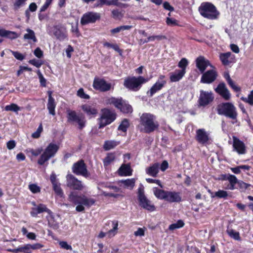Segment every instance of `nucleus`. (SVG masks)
<instances>
[{
	"mask_svg": "<svg viewBox=\"0 0 253 253\" xmlns=\"http://www.w3.org/2000/svg\"><path fill=\"white\" fill-rule=\"evenodd\" d=\"M68 200L75 205H77L76 210L78 212L84 211V206L89 208L95 204V200L91 198H88L84 194L78 195L76 192H71L68 196Z\"/></svg>",
	"mask_w": 253,
	"mask_h": 253,
	"instance_id": "nucleus-1",
	"label": "nucleus"
},
{
	"mask_svg": "<svg viewBox=\"0 0 253 253\" xmlns=\"http://www.w3.org/2000/svg\"><path fill=\"white\" fill-rule=\"evenodd\" d=\"M140 124L143 126V131L150 133L157 130L159 126L155 115L150 113H143L140 118Z\"/></svg>",
	"mask_w": 253,
	"mask_h": 253,
	"instance_id": "nucleus-2",
	"label": "nucleus"
},
{
	"mask_svg": "<svg viewBox=\"0 0 253 253\" xmlns=\"http://www.w3.org/2000/svg\"><path fill=\"white\" fill-rule=\"evenodd\" d=\"M218 115H222L232 120L237 121L238 113L236 107L231 102H224L216 107Z\"/></svg>",
	"mask_w": 253,
	"mask_h": 253,
	"instance_id": "nucleus-3",
	"label": "nucleus"
},
{
	"mask_svg": "<svg viewBox=\"0 0 253 253\" xmlns=\"http://www.w3.org/2000/svg\"><path fill=\"white\" fill-rule=\"evenodd\" d=\"M148 81L142 76H128L125 78L124 82V86L128 89L133 91H138L142 86V85Z\"/></svg>",
	"mask_w": 253,
	"mask_h": 253,
	"instance_id": "nucleus-4",
	"label": "nucleus"
},
{
	"mask_svg": "<svg viewBox=\"0 0 253 253\" xmlns=\"http://www.w3.org/2000/svg\"><path fill=\"white\" fill-rule=\"evenodd\" d=\"M199 11L202 16L211 20L217 19L219 15L215 6L210 2L202 3Z\"/></svg>",
	"mask_w": 253,
	"mask_h": 253,
	"instance_id": "nucleus-5",
	"label": "nucleus"
},
{
	"mask_svg": "<svg viewBox=\"0 0 253 253\" xmlns=\"http://www.w3.org/2000/svg\"><path fill=\"white\" fill-rule=\"evenodd\" d=\"M59 149V146L56 144L50 143L45 148L38 161V164L43 165L51 158L53 157Z\"/></svg>",
	"mask_w": 253,
	"mask_h": 253,
	"instance_id": "nucleus-6",
	"label": "nucleus"
},
{
	"mask_svg": "<svg viewBox=\"0 0 253 253\" xmlns=\"http://www.w3.org/2000/svg\"><path fill=\"white\" fill-rule=\"evenodd\" d=\"M67 118L69 123H76L78 125V128L82 130L85 126L86 121L82 114L78 115L76 111L70 109L67 110Z\"/></svg>",
	"mask_w": 253,
	"mask_h": 253,
	"instance_id": "nucleus-7",
	"label": "nucleus"
},
{
	"mask_svg": "<svg viewBox=\"0 0 253 253\" xmlns=\"http://www.w3.org/2000/svg\"><path fill=\"white\" fill-rule=\"evenodd\" d=\"M101 116L99 120V128H101L110 124L116 118V114L109 109L104 108L101 110Z\"/></svg>",
	"mask_w": 253,
	"mask_h": 253,
	"instance_id": "nucleus-8",
	"label": "nucleus"
},
{
	"mask_svg": "<svg viewBox=\"0 0 253 253\" xmlns=\"http://www.w3.org/2000/svg\"><path fill=\"white\" fill-rule=\"evenodd\" d=\"M138 199L140 206L143 209L151 211L155 210L154 205L151 204V201L144 195V188L142 185L138 189Z\"/></svg>",
	"mask_w": 253,
	"mask_h": 253,
	"instance_id": "nucleus-9",
	"label": "nucleus"
},
{
	"mask_svg": "<svg viewBox=\"0 0 253 253\" xmlns=\"http://www.w3.org/2000/svg\"><path fill=\"white\" fill-rule=\"evenodd\" d=\"M72 169L73 172L77 175H82L85 178L88 177L90 175L87 169V167L83 160L74 163Z\"/></svg>",
	"mask_w": 253,
	"mask_h": 253,
	"instance_id": "nucleus-10",
	"label": "nucleus"
},
{
	"mask_svg": "<svg viewBox=\"0 0 253 253\" xmlns=\"http://www.w3.org/2000/svg\"><path fill=\"white\" fill-rule=\"evenodd\" d=\"M93 87L101 92L109 91L111 88V84L107 83L104 79L95 77L93 83Z\"/></svg>",
	"mask_w": 253,
	"mask_h": 253,
	"instance_id": "nucleus-11",
	"label": "nucleus"
},
{
	"mask_svg": "<svg viewBox=\"0 0 253 253\" xmlns=\"http://www.w3.org/2000/svg\"><path fill=\"white\" fill-rule=\"evenodd\" d=\"M66 181L67 186L71 189L82 190L84 188L82 182L72 174H68L66 175Z\"/></svg>",
	"mask_w": 253,
	"mask_h": 253,
	"instance_id": "nucleus-12",
	"label": "nucleus"
},
{
	"mask_svg": "<svg viewBox=\"0 0 253 253\" xmlns=\"http://www.w3.org/2000/svg\"><path fill=\"white\" fill-rule=\"evenodd\" d=\"M214 96L211 91L200 90V96L198 99V103L200 106H206L212 102Z\"/></svg>",
	"mask_w": 253,
	"mask_h": 253,
	"instance_id": "nucleus-13",
	"label": "nucleus"
},
{
	"mask_svg": "<svg viewBox=\"0 0 253 253\" xmlns=\"http://www.w3.org/2000/svg\"><path fill=\"white\" fill-rule=\"evenodd\" d=\"M202 74L201 83L204 84H210L212 83L216 80L218 76L217 72L215 69L208 70Z\"/></svg>",
	"mask_w": 253,
	"mask_h": 253,
	"instance_id": "nucleus-14",
	"label": "nucleus"
},
{
	"mask_svg": "<svg viewBox=\"0 0 253 253\" xmlns=\"http://www.w3.org/2000/svg\"><path fill=\"white\" fill-rule=\"evenodd\" d=\"M100 18L99 14L89 12L84 14L81 19V24L85 25L88 23H93Z\"/></svg>",
	"mask_w": 253,
	"mask_h": 253,
	"instance_id": "nucleus-15",
	"label": "nucleus"
},
{
	"mask_svg": "<svg viewBox=\"0 0 253 253\" xmlns=\"http://www.w3.org/2000/svg\"><path fill=\"white\" fill-rule=\"evenodd\" d=\"M32 204L34 206H35V207L32 208L30 212L31 215L33 217L37 216L38 214L41 213L43 212H46L49 214H51L52 213L51 211L44 204H40L37 205L35 202H32Z\"/></svg>",
	"mask_w": 253,
	"mask_h": 253,
	"instance_id": "nucleus-16",
	"label": "nucleus"
},
{
	"mask_svg": "<svg viewBox=\"0 0 253 253\" xmlns=\"http://www.w3.org/2000/svg\"><path fill=\"white\" fill-rule=\"evenodd\" d=\"M216 93L222 96L225 100H229L231 98V94L223 82L220 83L215 88Z\"/></svg>",
	"mask_w": 253,
	"mask_h": 253,
	"instance_id": "nucleus-17",
	"label": "nucleus"
},
{
	"mask_svg": "<svg viewBox=\"0 0 253 253\" xmlns=\"http://www.w3.org/2000/svg\"><path fill=\"white\" fill-rule=\"evenodd\" d=\"M196 66L201 73H203L207 67H212L210 61L204 56H200L196 59Z\"/></svg>",
	"mask_w": 253,
	"mask_h": 253,
	"instance_id": "nucleus-18",
	"label": "nucleus"
},
{
	"mask_svg": "<svg viewBox=\"0 0 253 253\" xmlns=\"http://www.w3.org/2000/svg\"><path fill=\"white\" fill-rule=\"evenodd\" d=\"M196 139L199 143L203 145L206 144L209 140V134L205 129H199L196 131Z\"/></svg>",
	"mask_w": 253,
	"mask_h": 253,
	"instance_id": "nucleus-19",
	"label": "nucleus"
},
{
	"mask_svg": "<svg viewBox=\"0 0 253 253\" xmlns=\"http://www.w3.org/2000/svg\"><path fill=\"white\" fill-rule=\"evenodd\" d=\"M234 149L239 154H244L246 153V147L242 141L236 136H233Z\"/></svg>",
	"mask_w": 253,
	"mask_h": 253,
	"instance_id": "nucleus-20",
	"label": "nucleus"
},
{
	"mask_svg": "<svg viewBox=\"0 0 253 253\" xmlns=\"http://www.w3.org/2000/svg\"><path fill=\"white\" fill-rule=\"evenodd\" d=\"M181 200V197L179 192L168 191L166 201L169 203H179Z\"/></svg>",
	"mask_w": 253,
	"mask_h": 253,
	"instance_id": "nucleus-21",
	"label": "nucleus"
},
{
	"mask_svg": "<svg viewBox=\"0 0 253 253\" xmlns=\"http://www.w3.org/2000/svg\"><path fill=\"white\" fill-rule=\"evenodd\" d=\"M48 98L47 104V108L48 110L49 113L52 116L55 115V108L56 107V103L54 99L52 97V91H48L47 92Z\"/></svg>",
	"mask_w": 253,
	"mask_h": 253,
	"instance_id": "nucleus-22",
	"label": "nucleus"
},
{
	"mask_svg": "<svg viewBox=\"0 0 253 253\" xmlns=\"http://www.w3.org/2000/svg\"><path fill=\"white\" fill-rule=\"evenodd\" d=\"M132 171L129 163L122 164L118 170L120 176H130L132 175Z\"/></svg>",
	"mask_w": 253,
	"mask_h": 253,
	"instance_id": "nucleus-23",
	"label": "nucleus"
},
{
	"mask_svg": "<svg viewBox=\"0 0 253 253\" xmlns=\"http://www.w3.org/2000/svg\"><path fill=\"white\" fill-rule=\"evenodd\" d=\"M159 169L160 164L158 163H155L146 169V172L149 175L156 177L159 173Z\"/></svg>",
	"mask_w": 253,
	"mask_h": 253,
	"instance_id": "nucleus-24",
	"label": "nucleus"
},
{
	"mask_svg": "<svg viewBox=\"0 0 253 253\" xmlns=\"http://www.w3.org/2000/svg\"><path fill=\"white\" fill-rule=\"evenodd\" d=\"M81 108L87 116L90 118L98 113V111L96 108L87 104L82 105Z\"/></svg>",
	"mask_w": 253,
	"mask_h": 253,
	"instance_id": "nucleus-25",
	"label": "nucleus"
},
{
	"mask_svg": "<svg viewBox=\"0 0 253 253\" xmlns=\"http://www.w3.org/2000/svg\"><path fill=\"white\" fill-rule=\"evenodd\" d=\"M186 71L184 70H175L170 73V80L172 82H176L180 80L184 76Z\"/></svg>",
	"mask_w": 253,
	"mask_h": 253,
	"instance_id": "nucleus-26",
	"label": "nucleus"
},
{
	"mask_svg": "<svg viewBox=\"0 0 253 253\" xmlns=\"http://www.w3.org/2000/svg\"><path fill=\"white\" fill-rule=\"evenodd\" d=\"M7 251L13 253H18V252L32 253L30 248V244H26L16 249H8Z\"/></svg>",
	"mask_w": 253,
	"mask_h": 253,
	"instance_id": "nucleus-27",
	"label": "nucleus"
},
{
	"mask_svg": "<svg viewBox=\"0 0 253 253\" xmlns=\"http://www.w3.org/2000/svg\"><path fill=\"white\" fill-rule=\"evenodd\" d=\"M164 82L161 83L156 82L150 88V90L147 92V94H149V96L152 97L153 95L159 90H160L164 87Z\"/></svg>",
	"mask_w": 253,
	"mask_h": 253,
	"instance_id": "nucleus-28",
	"label": "nucleus"
},
{
	"mask_svg": "<svg viewBox=\"0 0 253 253\" xmlns=\"http://www.w3.org/2000/svg\"><path fill=\"white\" fill-rule=\"evenodd\" d=\"M153 190L154 194L158 199L166 201L168 191L160 189L157 187H154Z\"/></svg>",
	"mask_w": 253,
	"mask_h": 253,
	"instance_id": "nucleus-29",
	"label": "nucleus"
},
{
	"mask_svg": "<svg viewBox=\"0 0 253 253\" xmlns=\"http://www.w3.org/2000/svg\"><path fill=\"white\" fill-rule=\"evenodd\" d=\"M111 224L112 228L109 230L107 234L110 237L114 236L116 234L115 231L118 229V221L117 220L109 221L106 224V225Z\"/></svg>",
	"mask_w": 253,
	"mask_h": 253,
	"instance_id": "nucleus-30",
	"label": "nucleus"
},
{
	"mask_svg": "<svg viewBox=\"0 0 253 253\" xmlns=\"http://www.w3.org/2000/svg\"><path fill=\"white\" fill-rule=\"evenodd\" d=\"M227 180L229 182V184L228 185L227 189L229 190H234L236 188L235 184L237 183L238 180L234 175L230 174L227 178Z\"/></svg>",
	"mask_w": 253,
	"mask_h": 253,
	"instance_id": "nucleus-31",
	"label": "nucleus"
},
{
	"mask_svg": "<svg viewBox=\"0 0 253 253\" xmlns=\"http://www.w3.org/2000/svg\"><path fill=\"white\" fill-rule=\"evenodd\" d=\"M123 101L124 100L122 98H117L111 97L108 99L107 103L113 104L116 108L119 109L123 104Z\"/></svg>",
	"mask_w": 253,
	"mask_h": 253,
	"instance_id": "nucleus-32",
	"label": "nucleus"
},
{
	"mask_svg": "<svg viewBox=\"0 0 253 253\" xmlns=\"http://www.w3.org/2000/svg\"><path fill=\"white\" fill-rule=\"evenodd\" d=\"M119 144V142L115 140H107L105 141L104 145L103 148L106 151L110 150L114 148Z\"/></svg>",
	"mask_w": 253,
	"mask_h": 253,
	"instance_id": "nucleus-33",
	"label": "nucleus"
},
{
	"mask_svg": "<svg viewBox=\"0 0 253 253\" xmlns=\"http://www.w3.org/2000/svg\"><path fill=\"white\" fill-rule=\"evenodd\" d=\"M120 182L123 183L125 188L132 189L135 185V179L134 178L127 179L126 180H122Z\"/></svg>",
	"mask_w": 253,
	"mask_h": 253,
	"instance_id": "nucleus-34",
	"label": "nucleus"
},
{
	"mask_svg": "<svg viewBox=\"0 0 253 253\" xmlns=\"http://www.w3.org/2000/svg\"><path fill=\"white\" fill-rule=\"evenodd\" d=\"M26 31L28 33L24 35V39L25 40H32L34 42H36L37 40L35 36L34 31L29 28L27 29Z\"/></svg>",
	"mask_w": 253,
	"mask_h": 253,
	"instance_id": "nucleus-35",
	"label": "nucleus"
},
{
	"mask_svg": "<svg viewBox=\"0 0 253 253\" xmlns=\"http://www.w3.org/2000/svg\"><path fill=\"white\" fill-rule=\"evenodd\" d=\"M120 111L124 113H131L132 112V107L126 103L125 101H123V104L119 109Z\"/></svg>",
	"mask_w": 253,
	"mask_h": 253,
	"instance_id": "nucleus-36",
	"label": "nucleus"
},
{
	"mask_svg": "<svg viewBox=\"0 0 253 253\" xmlns=\"http://www.w3.org/2000/svg\"><path fill=\"white\" fill-rule=\"evenodd\" d=\"M231 55V52H228L224 53H221L220 55V59L224 65H228L230 62L228 60V58Z\"/></svg>",
	"mask_w": 253,
	"mask_h": 253,
	"instance_id": "nucleus-37",
	"label": "nucleus"
},
{
	"mask_svg": "<svg viewBox=\"0 0 253 253\" xmlns=\"http://www.w3.org/2000/svg\"><path fill=\"white\" fill-rule=\"evenodd\" d=\"M129 126V123L128 120L126 119H124L118 126V129L125 132L126 131Z\"/></svg>",
	"mask_w": 253,
	"mask_h": 253,
	"instance_id": "nucleus-38",
	"label": "nucleus"
},
{
	"mask_svg": "<svg viewBox=\"0 0 253 253\" xmlns=\"http://www.w3.org/2000/svg\"><path fill=\"white\" fill-rule=\"evenodd\" d=\"M227 196H228L227 192L225 191L222 190H219L218 191L215 192L214 195L212 193H211V198H214V197H216L218 198L226 199Z\"/></svg>",
	"mask_w": 253,
	"mask_h": 253,
	"instance_id": "nucleus-39",
	"label": "nucleus"
},
{
	"mask_svg": "<svg viewBox=\"0 0 253 253\" xmlns=\"http://www.w3.org/2000/svg\"><path fill=\"white\" fill-rule=\"evenodd\" d=\"M48 224L49 227L54 230H57L59 227L58 222L55 221L52 215H50L48 219Z\"/></svg>",
	"mask_w": 253,
	"mask_h": 253,
	"instance_id": "nucleus-40",
	"label": "nucleus"
},
{
	"mask_svg": "<svg viewBox=\"0 0 253 253\" xmlns=\"http://www.w3.org/2000/svg\"><path fill=\"white\" fill-rule=\"evenodd\" d=\"M53 189L55 192V194L59 196L60 197H63L64 196V193L63 190L61 188L60 183H58L52 185Z\"/></svg>",
	"mask_w": 253,
	"mask_h": 253,
	"instance_id": "nucleus-41",
	"label": "nucleus"
},
{
	"mask_svg": "<svg viewBox=\"0 0 253 253\" xmlns=\"http://www.w3.org/2000/svg\"><path fill=\"white\" fill-rule=\"evenodd\" d=\"M115 159V155L113 153H109L104 158L103 164L105 166H108Z\"/></svg>",
	"mask_w": 253,
	"mask_h": 253,
	"instance_id": "nucleus-42",
	"label": "nucleus"
},
{
	"mask_svg": "<svg viewBox=\"0 0 253 253\" xmlns=\"http://www.w3.org/2000/svg\"><path fill=\"white\" fill-rule=\"evenodd\" d=\"M237 184V187H236V189H239L241 192L245 191L251 186L250 184L245 183L242 180H238Z\"/></svg>",
	"mask_w": 253,
	"mask_h": 253,
	"instance_id": "nucleus-43",
	"label": "nucleus"
},
{
	"mask_svg": "<svg viewBox=\"0 0 253 253\" xmlns=\"http://www.w3.org/2000/svg\"><path fill=\"white\" fill-rule=\"evenodd\" d=\"M184 225V222L182 220H179L176 223L170 224L169 226V230L172 231L176 229L182 227Z\"/></svg>",
	"mask_w": 253,
	"mask_h": 253,
	"instance_id": "nucleus-44",
	"label": "nucleus"
},
{
	"mask_svg": "<svg viewBox=\"0 0 253 253\" xmlns=\"http://www.w3.org/2000/svg\"><path fill=\"white\" fill-rule=\"evenodd\" d=\"M5 110L7 111H12L17 112L20 110V108L16 104L12 103L10 105H6L5 107Z\"/></svg>",
	"mask_w": 253,
	"mask_h": 253,
	"instance_id": "nucleus-45",
	"label": "nucleus"
},
{
	"mask_svg": "<svg viewBox=\"0 0 253 253\" xmlns=\"http://www.w3.org/2000/svg\"><path fill=\"white\" fill-rule=\"evenodd\" d=\"M54 35L59 40H64L67 38L66 34L60 29H56L54 32Z\"/></svg>",
	"mask_w": 253,
	"mask_h": 253,
	"instance_id": "nucleus-46",
	"label": "nucleus"
},
{
	"mask_svg": "<svg viewBox=\"0 0 253 253\" xmlns=\"http://www.w3.org/2000/svg\"><path fill=\"white\" fill-rule=\"evenodd\" d=\"M227 232L228 235L234 239L236 240H239L240 239L239 232H236L233 229L227 230Z\"/></svg>",
	"mask_w": 253,
	"mask_h": 253,
	"instance_id": "nucleus-47",
	"label": "nucleus"
},
{
	"mask_svg": "<svg viewBox=\"0 0 253 253\" xmlns=\"http://www.w3.org/2000/svg\"><path fill=\"white\" fill-rule=\"evenodd\" d=\"M188 65V61L185 58H182L178 64V66L181 68V70H184L186 71V68Z\"/></svg>",
	"mask_w": 253,
	"mask_h": 253,
	"instance_id": "nucleus-48",
	"label": "nucleus"
},
{
	"mask_svg": "<svg viewBox=\"0 0 253 253\" xmlns=\"http://www.w3.org/2000/svg\"><path fill=\"white\" fill-rule=\"evenodd\" d=\"M29 188L33 193H38L41 191L40 187L36 184H30Z\"/></svg>",
	"mask_w": 253,
	"mask_h": 253,
	"instance_id": "nucleus-49",
	"label": "nucleus"
},
{
	"mask_svg": "<svg viewBox=\"0 0 253 253\" xmlns=\"http://www.w3.org/2000/svg\"><path fill=\"white\" fill-rule=\"evenodd\" d=\"M77 95L81 98L88 99L90 96L84 93V89L80 88L77 91Z\"/></svg>",
	"mask_w": 253,
	"mask_h": 253,
	"instance_id": "nucleus-50",
	"label": "nucleus"
},
{
	"mask_svg": "<svg viewBox=\"0 0 253 253\" xmlns=\"http://www.w3.org/2000/svg\"><path fill=\"white\" fill-rule=\"evenodd\" d=\"M18 37V35L16 32L7 30L5 38L10 40H14L17 38Z\"/></svg>",
	"mask_w": 253,
	"mask_h": 253,
	"instance_id": "nucleus-51",
	"label": "nucleus"
},
{
	"mask_svg": "<svg viewBox=\"0 0 253 253\" xmlns=\"http://www.w3.org/2000/svg\"><path fill=\"white\" fill-rule=\"evenodd\" d=\"M103 45L104 46L109 47V48H112L116 51H118V52L121 51V50L120 49L119 46L117 44H112V43H110L108 42H106L104 43Z\"/></svg>",
	"mask_w": 253,
	"mask_h": 253,
	"instance_id": "nucleus-52",
	"label": "nucleus"
},
{
	"mask_svg": "<svg viewBox=\"0 0 253 253\" xmlns=\"http://www.w3.org/2000/svg\"><path fill=\"white\" fill-rule=\"evenodd\" d=\"M59 245L62 249L67 250H72V246L70 245H68L67 242L66 241H60L59 242Z\"/></svg>",
	"mask_w": 253,
	"mask_h": 253,
	"instance_id": "nucleus-53",
	"label": "nucleus"
},
{
	"mask_svg": "<svg viewBox=\"0 0 253 253\" xmlns=\"http://www.w3.org/2000/svg\"><path fill=\"white\" fill-rule=\"evenodd\" d=\"M29 63L35 66H36L37 68L40 67L43 64V63L39 60H37L36 59H32L29 60Z\"/></svg>",
	"mask_w": 253,
	"mask_h": 253,
	"instance_id": "nucleus-54",
	"label": "nucleus"
},
{
	"mask_svg": "<svg viewBox=\"0 0 253 253\" xmlns=\"http://www.w3.org/2000/svg\"><path fill=\"white\" fill-rule=\"evenodd\" d=\"M37 74L39 76V78L40 79V82L41 83V85L42 86H46V80L43 77V75L41 73L40 70H38L37 72Z\"/></svg>",
	"mask_w": 253,
	"mask_h": 253,
	"instance_id": "nucleus-55",
	"label": "nucleus"
},
{
	"mask_svg": "<svg viewBox=\"0 0 253 253\" xmlns=\"http://www.w3.org/2000/svg\"><path fill=\"white\" fill-rule=\"evenodd\" d=\"M72 28H71V31L73 33H74L76 34L77 37H79L80 36V34L79 32V30L78 29V23L76 24L72 23L71 24Z\"/></svg>",
	"mask_w": 253,
	"mask_h": 253,
	"instance_id": "nucleus-56",
	"label": "nucleus"
},
{
	"mask_svg": "<svg viewBox=\"0 0 253 253\" xmlns=\"http://www.w3.org/2000/svg\"><path fill=\"white\" fill-rule=\"evenodd\" d=\"M11 52L14 57L19 60L22 61L25 58V56L18 51H11Z\"/></svg>",
	"mask_w": 253,
	"mask_h": 253,
	"instance_id": "nucleus-57",
	"label": "nucleus"
},
{
	"mask_svg": "<svg viewBox=\"0 0 253 253\" xmlns=\"http://www.w3.org/2000/svg\"><path fill=\"white\" fill-rule=\"evenodd\" d=\"M42 148H39L37 149H30L29 151L32 155L34 156H38L42 153Z\"/></svg>",
	"mask_w": 253,
	"mask_h": 253,
	"instance_id": "nucleus-58",
	"label": "nucleus"
},
{
	"mask_svg": "<svg viewBox=\"0 0 253 253\" xmlns=\"http://www.w3.org/2000/svg\"><path fill=\"white\" fill-rule=\"evenodd\" d=\"M26 0H16L14 4V9L17 10L20 6L24 5Z\"/></svg>",
	"mask_w": 253,
	"mask_h": 253,
	"instance_id": "nucleus-59",
	"label": "nucleus"
},
{
	"mask_svg": "<svg viewBox=\"0 0 253 253\" xmlns=\"http://www.w3.org/2000/svg\"><path fill=\"white\" fill-rule=\"evenodd\" d=\"M43 247V246L40 243H36L32 245L30 244V248L31 253L32 252L33 250L40 249L42 248Z\"/></svg>",
	"mask_w": 253,
	"mask_h": 253,
	"instance_id": "nucleus-60",
	"label": "nucleus"
},
{
	"mask_svg": "<svg viewBox=\"0 0 253 253\" xmlns=\"http://www.w3.org/2000/svg\"><path fill=\"white\" fill-rule=\"evenodd\" d=\"M34 55L39 58L43 56V52L40 47H37L34 51Z\"/></svg>",
	"mask_w": 253,
	"mask_h": 253,
	"instance_id": "nucleus-61",
	"label": "nucleus"
},
{
	"mask_svg": "<svg viewBox=\"0 0 253 253\" xmlns=\"http://www.w3.org/2000/svg\"><path fill=\"white\" fill-rule=\"evenodd\" d=\"M16 146V142L14 140H11L6 143V147L8 150H12Z\"/></svg>",
	"mask_w": 253,
	"mask_h": 253,
	"instance_id": "nucleus-62",
	"label": "nucleus"
},
{
	"mask_svg": "<svg viewBox=\"0 0 253 253\" xmlns=\"http://www.w3.org/2000/svg\"><path fill=\"white\" fill-rule=\"evenodd\" d=\"M146 180L147 182L149 183H156L161 188H163V186L161 184V181L158 179H153L152 178H148L146 179Z\"/></svg>",
	"mask_w": 253,
	"mask_h": 253,
	"instance_id": "nucleus-63",
	"label": "nucleus"
},
{
	"mask_svg": "<svg viewBox=\"0 0 253 253\" xmlns=\"http://www.w3.org/2000/svg\"><path fill=\"white\" fill-rule=\"evenodd\" d=\"M242 99L248 103H249L250 105H253V95L251 94H250L248 95V98L242 97Z\"/></svg>",
	"mask_w": 253,
	"mask_h": 253,
	"instance_id": "nucleus-64",
	"label": "nucleus"
}]
</instances>
